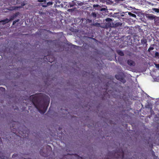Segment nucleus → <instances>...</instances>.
<instances>
[{"label": "nucleus", "mask_w": 159, "mask_h": 159, "mask_svg": "<svg viewBox=\"0 0 159 159\" xmlns=\"http://www.w3.org/2000/svg\"><path fill=\"white\" fill-rule=\"evenodd\" d=\"M30 99L41 113L43 114L45 112L47 109L45 107V103L39 102V99L37 95H32L30 97Z\"/></svg>", "instance_id": "f257e3e1"}, {"label": "nucleus", "mask_w": 159, "mask_h": 159, "mask_svg": "<svg viewBox=\"0 0 159 159\" xmlns=\"http://www.w3.org/2000/svg\"><path fill=\"white\" fill-rule=\"evenodd\" d=\"M19 13L17 12L15 14L11 16L10 17V19H6L5 20H1L0 21V23L2 22V24H4L6 23H7L9 22L11 20H13L14 18H15L16 16H18L19 15Z\"/></svg>", "instance_id": "f03ea898"}, {"label": "nucleus", "mask_w": 159, "mask_h": 159, "mask_svg": "<svg viewBox=\"0 0 159 159\" xmlns=\"http://www.w3.org/2000/svg\"><path fill=\"white\" fill-rule=\"evenodd\" d=\"M127 62L128 64L131 66H134L135 65L134 61L132 60H129L127 61Z\"/></svg>", "instance_id": "7ed1b4c3"}, {"label": "nucleus", "mask_w": 159, "mask_h": 159, "mask_svg": "<svg viewBox=\"0 0 159 159\" xmlns=\"http://www.w3.org/2000/svg\"><path fill=\"white\" fill-rule=\"evenodd\" d=\"M146 16L147 18L151 20H152L155 18V16L154 15L149 14H146Z\"/></svg>", "instance_id": "20e7f679"}, {"label": "nucleus", "mask_w": 159, "mask_h": 159, "mask_svg": "<svg viewBox=\"0 0 159 159\" xmlns=\"http://www.w3.org/2000/svg\"><path fill=\"white\" fill-rule=\"evenodd\" d=\"M122 23L118 22L116 23L115 24L113 23L112 24V25H113L112 26L113 27L116 28V27H117L119 26H122Z\"/></svg>", "instance_id": "39448f33"}, {"label": "nucleus", "mask_w": 159, "mask_h": 159, "mask_svg": "<svg viewBox=\"0 0 159 159\" xmlns=\"http://www.w3.org/2000/svg\"><path fill=\"white\" fill-rule=\"evenodd\" d=\"M115 77L116 79L120 80V81H122L123 83H125V80L122 79L121 77L119 76L118 75H116Z\"/></svg>", "instance_id": "423d86ee"}, {"label": "nucleus", "mask_w": 159, "mask_h": 159, "mask_svg": "<svg viewBox=\"0 0 159 159\" xmlns=\"http://www.w3.org/2000/svg\"><path fill=\"white\" fill-rule=\"evenodd\" d=\"M117 53L121 56H123L124 54L123 52L121 51L118 50L117 51Z\"/></svg>", "instance_id": "0eeeda50"}, {"label": "nucleus", "mask_w": 159, "mask_h": 159, "mask_svg": "<svg viewBox=\"0 0 159 159\" xmlns=\"http://www.w3.org/2000/svg\"><path fill=\"white\" fill-rule=\"evenodd\" d=\"M93 25L97 26V27H101V25L100 23H95L93 24Z\"/></svg>", "instance_id": "6e6552de"}, {"label": "nucleus", "mask_w": 159, "mask_h": 159, "mask_svg": "<svg viewBox=\"0 0 159 159\" xmlns=\"http://www.w3.org/2000/svg\"><path fill=\"white\" fill-rule=\"evenodd\" d=\"M141 43L143 44H145L147 43L146 40L145 39H142L141 40Z\"/></svg>", "instance_id": "1a4fd4ad"}, {"label": "nucleus", "mask_w": 159, "mask_h": 159, "mask_svg": "<svg viewBox=\"0 0 159 159\" xmlns=\"http://www.w3.org/2000/svg\"><path fill=\"white\" fill-rule=\"evenodd\" d=\"M52 2H48L47 3L46 5H42V6H43V7H47L48 5H52Z\"/></svg>", "instance_id": "9d476101"}, {"label": "nucleus", "mask_w": 159, "mask_h": 159, "mask_svg": "<svg viewBox=\"0 0 159 159\" xmlns=\"http://www.w3.org/2000/svg\"><path fill=\"white\" fill-rule=\"evenodd\" d=\"M128 15L134 18H136V16L135 14H133L130 12H128Z\"/></svg>", "instance_id": "9b49d317"}, {"label": "nucleus", "mask_w": 159, "mask_h": 159, "mask_svg": "<svg viewBox=\"0 0 159 159\" xmlns=\"http://www.w3.org/2000/svg\"><path fill=\"white\" fill-rule=\"evenodd\" d=\"M152 10L157 13H159V9H158L153 8H152Z\"/></svg>", "instance_id": "f8f14e48"}, {"label": "nucleus", "mask_w": 159, "mask_h": 159, "mask_svg": "<svg viewBox=\"0 0 159 159\" xmlns=\"http://www.w3.org/2000/svg\"><path fill=\"white\" fill-rule=\"evenodd\" d=\"M105 7L102 8L100 9L101 11H105V12L107 10V7L105 6Z\"/></svg>", "instance_id": "ddd939ff"}, {"label": "nucleus", "mask_w": 159, "mask_h": 159, "mask_svg": "<svg viewBox=\"0 0 159 159\" xmlns=\"http://www.w3.org/2000/svg\"><path fill=\"white\" fill-rule=\"evenodd\" d=\"M91 15L94 18H95L97 16V14L95 12H92Z\"/></svg>", "instance_id": "4468645a"}, {"label": "nucleus", "mask_w": 159, "mask_h": 159, "mask_svg": "<svg viewBox=\"0 0 159 159\" xmlns=\"http://www.w3.org/2000/svg\"><path fill=\"white\" fill-rule=\"evenodd\" d=\"M106 21H110L112 20L110 18H107L106 19Z\"/></svg>", "instance_id": "2eb2a0df"}, {"label": "nucleus", "mask_w": 159, "mask_h": 159, "mask_svg": "<svg viewBox=\"0 0 159 159\" xmlns=\"http://www.w3.org/2000/svg\"><path fill=\"white\" fill-rule=\"evenodd\" d=\"M153 49H154V48L153 47H150L148 49V51L149 52H150L151 50H153Z\"/></svg>", "instance_id": "dca6fc26"}, {"label": "nucleus", "mask_w": 159, "mask_h": 159, "mask_svg": "<svg viewBox=\"0 0 159 159\" xmlns=\"http://www.w3.org/2000/svg\"><path fill=\"white\" fill-rule=\"evenodd\" d=\"M93 7H100V6L98 4H96V5H93Z\"/></svg>", "instance_id": "f3484780"}, {"label": "nucleus", "mask_w": 159, "mask_h": 159, "mask_svg": "<svg viewBox=\"0 0 159 159\" xmlns=\"http://www.w3.org/2000/svg\"><path fill=\"white\" fill-rule=\"evenodd\" d=\"M2 91H4L5 90V89L4 88L2 87H0V90Z\"/></svg>", "instance_id": "a211bd4d"}, {"label": "nucleus", "mask_w": 159, "mask_h": 159, "mask_svg": "<svg viewBox=\"0 0 159 159\" xmlns=\"http://www.w3.org/2000/svg\"><path fill=\"white\" fill-rule=\"evenodd\" d=\"M44 1H45V2H46L45 0H38V2H42Z\"/></svg>", "instance_id": "6ab92c4d"}, {"label": "nucleus", "mask_w": 159, "mask_h": 159, "mask_svg": "<svg viewBox=\"0 0 159 159\" xmlns=\"http://www.w3.org/2000/svg\"><path fill=\"white\" fill-rule=\"evenodd\" d=\"M155 66L157 68H159V64H156Z\"/></svg>", "instance_id": "aec40b11"}, {"label": "nucleus", "mask_w": 159, "mask_h": 159, "mask_svg": "<svg viewBox=\"0 0 159 159\" xmlns=\"http://www.w3.org/2000/svg\"><path fill=\"white\" fill-rule=\"evenodd\" d=\"M74 10L72 9H68V11H73Z\"/></svg>", "instance_id": "412c9836"}, {"label": "nucleus", "mask_w": 159, "mask_h": 159, "mask_svg": "<svg viewBox=\"0 0 159 159\" xmlns=\"http://www.w3.org/2000/svg\"><path fill=\"white\" fill-rule=\"evenodd\" d=\"M69 4H70V7H72L73 6V5L71 3H70Z\"/></svg>", "instance_id": "4be33fe9"}, {"label": "nucleus", "mask_w": 159, "mask_h": 159, "mask_svg": "<svg viewBox=\"0 0 159 159\" xmlns=\"http://www.w3.org/2000/svg\"><path fill=\"white\" fill-rule=\"evenodd\" d=\"M19 21V19H17L16 20H15V21L16 22H18Z\"/></svg>", "instance_id": "5701e85b"}, {"label": "nucleus", "mask_w": 159, "mask_h": 159, "mask_svg": "<svg viewBox=\"0 0 159 159\" xmlns=\"http://www.w3.org/2000/svg\"><path fill=\"white\" fill-rule=\"evenodd\" d=\"M16 23V22L15 21H13V25H14Z\"/></svg>", "instance_id": "b1692460"}, {"label": "nucleus", "mask_w": 159, "mask_h": 159, "mask_svg": "<svg viewBox=\"0 0 159 159\" xmlns=\"http://www.w3.org/2000/svg\"><path fill=\"white\" fill-rule=\"evenodd\" d=\"M121 16H124V15H121Z\"/></svg>", "instance_id": "393cba45"}]
</instances>
